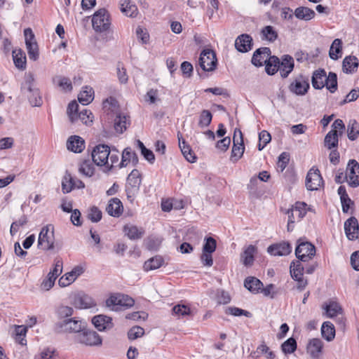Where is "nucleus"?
Here are the masks:
<instances>
[{
	"mask_svg": "<svg viewBox=\"0 0 359 359\" xmlns=\"http://www.w3.org/2000/svg\"><path fill=\"white\" fill-rule=\"evenodd\" d=\"M261 36L263 40L274 42L277 39L278 34L273 26L267 25L262 29Z\"/></svg>",
	"mask_w": 359,
	"mask_h": 359,
	"instance_id": "nucleus-42",
	"label": "nucleus"
},
{
	"mask_svg": "<svg viewBox=\"0 0 359 359\" xmlns=\"http://www.w3.org/2000/svg\"><path fill=\"white\" fill-rule=\"evenodd\" d=\"M103 108L109 114L110 112L116 111L118 109V104L117 100L112 97H109L107 98L103 102Z\"/></svg>",
	"mask_w": 359,
	"mask_h": 359,
	"instance_id": "nucleus-54",
	"label": "nucleus"
},
{
	"mask_svg": "<svg viewBox=\"0 0 359 359\" xmlns=\"http://www.w3.org/2000/svg\"><path fill=\"white\" fill-rule=\"evenodd\" d=\"M71 298L72 304L77 309H90L96 306L95 301L83 292L73 294Z\"/></svg>",
	"mask_w": 359,
	"mask_h": 359,
	"instance_id": "nucleus-14",
	"label": "nucleus"
},
{
	"mask_svg": "<svg viewBox=\"0 0 359 359\" xmlns=\"http://www.w3.org/2000/svg\"><path fill=\"white\" fill-rule=\"evenodd\" d=\"M121 11L130 18H135L138 15L137 6L129 0H125L121 4Z\"/></svg>",
	"mask_w": 359,
	"mask_h": 359,
	"instance_id": "nucleus-44",
	"label": "nucleus"
},
{
	"mask_svg": "<svg viewBox=\"0 0 359 359\" xmlns=\"http://www.w3.org/2000/svg\"><path fill=\"white\" fill-rule=\"evenodd\" d=\"M358 67V60L355 56H346L343 60V71L346 73H353Z\"/></svg>",
	"mask_w": 359,
	"mask_h": 359,
	"instance_id": "nucleus-37",
	"label": "nucleus"
},
{
	"mask_svg": "<svg viewBox=\"0 0 359 359\" xmlns=\"http://www.w3.org/2000/svg\"><path fill=\"white\" fill-rule=\"evenodd\" d=\"M267 252L273 256H285L292 252V246L288 242L283 241L269 245Z\"/></svg>",
	"mask_w": 359,
	"mask_h": 359,
	"instance_id": "nucleus-22",
	"label": "nucleus"
},
{
	"mask_svg": "<svg viewBox=\"0 0 359 359\" xmlns=\"http://www.w3.org/2000/svg\"><path fill=\"white\" fill-rule=\"evenodd\" d=\"M79 104L76 101L71 102L67 107V114L72 123L77 120Z\"/></svg>",
	"mask_w": 359,
	"mask_h": 359,
	"instance_id": "nucleus-57",
	"label": "nucleus"
},
{
	"mask_svg": "<svg viewBox=\"0 0 359 359\" xmlns=\"http://www.w3.org/2000/svg\"><path fill=\"white\" fill-rule=\"evenodd\" d=\"M252 38L247 34L238 36L235 41V47L241 53H246L252 48Z\"/></svg>",
	"mask_w": 359,
	"mask_h": 359,
	"instance_id": "nucleus-24",
	"label": "nucleus"
},
{
	"mask_svg": "<svg viewBox=\"0 0 359 359\" xmlns=\"http://www.w3.org/2000/svg\"><path fill=\"white\" fill-rule=\"evenodd\" d=\"M142 183V175L137 169H133L127 177L126 191L128 198H133L138 192Z\"/></svg>",
	"mask_w": 359,
	"mask_h": 359,
	"instance_id": "nucleus-8",
	"label": "nucleus"
},
{
	"mask_svg": "<svg viewBox=\"0 0 359 359\" xmlns=\"http://www.w3.org/2000/svg\"><path fill=\"white\" fill-rule=\"evenodd\" d=\"M94 98V90L93 88L85 86L78 96L79 101L83 105L90 104Z\"/></svg>",
	"mask_w": 359,
	"mask_h": 359,
	"instance_id": "nucleus-38",
	"label": "nucleus"
},
{
	"mask_svg": "<svg viewBox=\"0 0 359 359\" xmlns=\"http://www.w3.org/2000/svg\"><path fill=\"white\" fill-rule=\"evenodd\" d=\"M92 323L99 331L110 329L113 326L111 318L104 315L93 317Z\"/></svg>",
	"mask_w": 359,
	"mask_h": 359,
	"instance_id": "nucleus-30",
	"label": "nucleus"
},
{
	"mask_svg": "<svg viewBox=\"0 0 359 359\" xmlns=\"http://www.w3.org/2000/svg\"><path fill=\"white\" fill-rule=\"evenodd\" d=\"M199 65L203 70L210 72L215 69L217 60L215 53L212 50H203L199 58Z\"/></svg>",
	"mask_w": 359,
	"mask_h": 359,
	"instance_id": "nucleus-13",
	"label": "nucleus"
},
{
	"mask_svg": "<svg viewBox=\"0 0 359 359\" xmlns=\"http://www.w3.org/2000/svg\"><path fill=\"white\" fill-rule=\"evenodd\" d=\"M85 147L84 140L78 135H72L67 140V147L71 151L81 153L84 150Z\"/></svg>",
	"mask_w": 359,
	"mask_h": 359,
	"instance_id": "nucleus-27",
	"label": "nucleus"
},
{
	"mask_svg": "<svg viewBox=\"0 0 359 359\" xmlns=\"http://www.w3.org/2000/svg\"><path fill=\"white\" fill-rule=\"evenodd\" d=\"M271 55L269 48L264 47L258 48L254 53L252 57V63L256 67H262L268 60Z\"/></svg>",
	"mask_w": 359,
	"mask_h": 359,
	"instance_id": "nucleus-23",
	"label": "nucleus"
},
{
	"mask_svg": "<svg viewBox=\"0 0 359 359\" xmlns=\"http://www.w3.org/2000/svg\"><path fill=\"white\" fill-rule=\"evenodd\" d=\"M325 86L331 93H334L337 90V76L334 72H330L327 76Z\"/></svg>",
	"mask_w": 359,
	"mask_h": 359,
	"instance_id": "nucleus-49",
	"label": "nucleus"
},
{
	"mask_svg": "<svg viewBox=\"0 0 359 359\" xmlns=\"http://www.w3.org/2000/svg\"><path fill=\"white\" fill-rule=\"evenodd\" d=\"M27 332V326L15 325V339L21 345H25L27 340L25 336Z\"/></svg>",
	"mask_w": 359,
	"mask_h": 359,
	"instance_id": "nucleus-47",
	"label": "nucleus"
},
{
	"mask_svg": "<svg viewBox=\"0 0 359 359\" xmlns=\"http://www.w3.org/2000/svg\"><path fill=\"white\" fill-rule=\"evenodd\" d=\"M35 79L32 73H28L25 75V82L22 86V90H26L31 95L29 99L32 103L35 106H40L42 103V100L40 96L39 88L35 87Z\"/></svg>",
	"mask_w": 359,
	"mask_h": 359,
	"instance_id": "nucleus-6",
	"label": "nucleus"
},
{
	"mask_svg": "<svg viewBox=\"0 0 359 359\" xmlns=\"http://www.w3.org/2000/svg\"><path fill=\"white\" fill-rule=\"evenodd\" d=\"M297 341L292 337L287 339L281 344V350L286 355L294 353L297 350Z\"/></svg>",
	"mask_w": 359,
	"mask_h": 359,
	"instance_id": "nucleus-51",
	"label": "nucleus"
},
{
	"mask_svg": "<svg viewBox=\"0 0 359 359\" xmlns=\"http://www.w3.org/2000/svg\"><path fill=\"white\" fill-rule=\"evenodd\" d=\"M323 342L318 338H313L309 340L306 346L307 353L310 355L312 358L318 359L323 351Z\"/></svg>",
	"mask_w": 359,
	"mask_h": 359,
	"instance_id": "nucleus-21",
	"label": "nucleus"
},
{
	"mask_svg": "<svg viewBox=\"0 0 359 359\" xmlns=\"http://www.w3.org/2000/svg\"><path fill=\"white\" fill-rule=\"evenodd\" d=\"M327 78L326 72L323 69L316 70L313 73L311 83L315 89H322L325 87V82Z\"/></svg>",
	"mask_w": 359,
	"mask_h": 359,
	"instance_id": "nucleus-33",
	"label": "nucleus"
},
{
	"mask_svg": "<svg viewBox=\"0 0 359 359\" xmlns=\"http://www.w3.org/2000/svg\"><path fill=\"white\" fill-rule=\"evenodd\" d=\"M344 231L348 240H359V224L355 217H351L344 222Z\"/></svg>",
	"mask_w": 359,
	"mask_h": 359,
	"instance_id": "nucleus-19",
	"label": "nucleus"
},
{
	"mask_svg": "<svg viewBox=\"0 0 359 359\" xmlns=\"http://www.w3.org/2000/svg\"><path fill=\"white\" fill-rule=\"evenodd\" d=\"M257 352L261 354H265L267 359H275L276 358L275 353L271 351L269 347L264 342H262V344L257 348Z\"/></svg>",
	"mask_w": 359,
	"mask_h": 359,
	"instance_id": "nucleus-62",
	"label": "nucleus"
},
{
	"mask_svg": "<svg viewBox=\"0 0 359 359\" xmlns=\"http://www.w3.org/2000/svg\"><path fill=\"white\" fill-rule=\"evenodd\" d=\"M164 263V259L161 256H155L147 260L143 265L145 271H149L159 269Z\"/></svg>",
	"mask_w": 359,
	"mask_h": 359,
	"instance_id": "nucleus-39",
	"label": "nucleus"
},
{
	"mask_svg": "<svg viewBox=\"0 0 359 359\" xmlns=\"http://www.w3.org/2000/svg\"><path fill=\"white\" fill-rule=\"evenodd\" d=\"M56 279L57 277L53 276V273H48L47 277L41 284V289L45 291L49 290L53 287Z\"/></svg>",
	"mask_w": 359,
	"mask_h": 359,
	"instance_id": "nucleus-58",
	"label": "nucleus"
},
{
	"mask_svg": "<svg viewBox=\"0 0 359 359\" xmlns=\"http://www.w3.org/2000/svg\"><path fill=\"white\" fill-rule=\"evenodd\" d=\"M339 142V134L334 133V132H329L324 140L325 147L328 149H332L338 146Z\"/></svg>",
	"mask_w": 359,
	"mask_h": 359,
	"instance_id": "nucleus-50",
	"label": "nucleus"
},
{
	"mask_svg": "<svg viewBox=\"0 0 359 359\" xmlns=\"http://www.w3.org/2000/svg\"><path fill=\"white\" fill-rule=\"evenodd\" d=\"M271 140V135L266 130H262L259 134L258 149L262 150Z\"/></svg>",
	"mask_w": 359,
	"mask_h": 359,
	"instance_id": "nucleus-56",
	"label": "nucleus"
},
{
	"mask_svg": "<svg viewBox=\"0 0 359 359\" xmlns=\"http://www.w3.org/2000/svg\"><path fill=\"white\" fill-rule=\"evenodd\" d=\"M79 119L86 125L90 124L93 121V115L90 110L83 109L79 113L77 118Z\"/></svg>",
	"mask_w": 359,
	"mask_h": 359,
	"instance_id": "nucleus-59",
	"label": "nucleus"
},
{
	"mask_svg": "<svg viewBox=\"0 0 359 359\" xmlns=\"http://www.w3.org/2000/svg\"><path fill=\"white\" fill-rule=\"evenodd\" d=\"M77 341L87 346H95L102 343V339L97 333L91 330H85V329L77 336Z\"/></svg>",
	"mask_w": 359,
	"mask_h": 359,
	"instance_id": "nucleus-18",
	"label": "nucleus"
},
{
	"mask_svg": "<svg viewBox=\"0 0 359 359\" xmlns=\"http://www.w3.org/2000/svg\"><path fill=\"white\" fill-rule=\"evenodd\" d=\"M75 179L70 175L64 177L62 182V189L63 193H69L75 188Z\"/></svg>",
	"mask_w": 359,
	"mask_h": 359,
	"instance_id": "nucleus-55",
	"label": "nucleus"
},
{
	"mask_svg": "<svg viewBox=\"0 0 359 359\" xmlns=\"http://www.w3.org/2000/svg\"><path fill=\"white\" fill-rule=\"evenodd\" d=\"M217 248L216 240L212 237L205 238V243L203 247V251L207 252H214Z\"/></svg>",
	"mask_w": 359,
	"mask_h": 359,
	"instance_id": "nucleus-61",
	"label": "nucleus"
},
{
	"mask_svg": "<svg viewBox=\"0 0 359 359\" xmlns=\"http://www.w3.org/2000/svg\"><path fill=\"white\" fill-rule=\"evenodd\" d=\"M347 135L350 140H355L359 135V124L355 120H351L347 128Z\"/></svg>",
	"mask_w": 359,
	"mask_h": 359,
	"instance_id": "nucleus-48",
	"label": "nucleus"
},
{
	"mask_svg": "<svg viewBox=\"0 0 359 359\" xmlns=\"http://www.w3.org/2000/svg\"><path fill=\"white\" fill-rule=\"evenodd\" d=\"M321 334L323 337L327 341H331L335 337V328L334 325L330 322H324L321 327Z\"/></svg>",
	"mask_w": 359,
	"mask_h": 359,
	"instance_id": "nucleus-40",
	"label": "nucleus"
},
{
	"mask_svg": "<svg viewBox=\"0 0 359 359\" xmlns=\"http://www.w3.org/2000/svg\"><path fill=\"white\" fill-rule=\"evenodd\" d=\"M123 231L129 239L138 240L142 238L145 231L144 228L139 227L133 224H126L123 228Z\"/></svg>",
	"mask_w": 359,
	"mask_h": 359,
	"instance_id": "nucleus-25",
	"label": "nucleus"
},
{
	"mask_svg": "<svg viewBox=\"0 0 359 359\" xmlns=\"http://www.w3.org/2000/svg\"><path fill=\"white\" fill-rule=\"evenodd\" d=\"M138 158L135 152L133 151L131 148L127 147L122 152L121 161L119 163V167H126L130 163L133 165L137 164Z\"/></svg>",
	"mask_w": 359,
	"mask_h": 359,
	"instance_id": "nucleus-32",
	"label": "nucleus"
},
{
	"mask_svg": "<svg viewBox=\"0 0 359 359\" xmlns=\"http://www.w3.org/2000/svg\"><path fill=\"white\" fill-rule=\"evenodd\" d=\"M86 323L74 318L64 320L57 323L56 330L59 332H81L85 329Z\"/></svg>",
	"mask_w": 359,
	"mask_h": 359,
	"instance_id": "nucleus-10",
	"label": "nucleus"
},
{
	"mask_svg": "<svg viewBox=\"0 0 359 359\" xmlns=\"http://www.w3.org/2000/svg\"><path fill=\"white\" fill-rule=\"evenodd\" d=\"M290 274L292 278L297 282V287L304 290L307 285V280L304 278V266L299 261L290 264Z\"/></svg>",
	"mask_w": 359,
	"mask_h": 359,
	"instance_id": "nucleus-17",
	"label": "nucleus"
},
{
	"mask_svg": "<svg viewBox=\"0 0 359 359\" xmlns=\"http://www.w3.org/2000/svg\"><path fill=\"white\" fill-rule=\"evenodd\" d=\"M24 35L29 57L30 60L36 61L39 59V46L32 29H25L24 30Z\"/></svg>",
	"mask_w": 359,
	"mask_h": 359,
	"instance_id": "nucleus-12",
	"label": "nucleus"
},
{
	"mask_svg": "<svg viewBox=\"0 0 359 359\" xmlns=\"http://www.w3.org/2000/svg\"><path fill=\"white\" fill-rule=\"evenodd\" d=\"M324 184L323 177L320 170L316 167L313 166L307 172L305 185L308 190L316 191L318 190Z\"/></svg>",
	"mask_w": 359,
	"mask_h": 359,
	"instance_id": "nucleus-11",
	"label": "nucleus"
},
{
	"mask_svg": "<svg viewBox=\"0 0 359 359\" xmlns=\"http://www.w3.org/2000/svg\"><path fill=\"white\" fill-rule=\"evenodd\" d=\"M309 87V79L302 75H299L294 78L290 84L289 90L297 95H304L308 92Z\"/></svg>",
	"mask_w": 359,
	"mask_h": 359,
	"instance_id": "nucleus-16",
	"label": "nucleus"
},
{
	"mask_svg": "<svg viewBox=\"0 0 359 359\" xmlns=\"http://www.w3.org/2000/svg\"><path fill=\"white\" fill-rule=\"evenodd\" d=\"M311 210V208L305 202L297 201L292 205L291 208L287 210V231H292L294 229V224L301 221L307 212Z\"/></svg>",
	"mask_w": 359,
	"mask_h": 359,
	"instance_id": "nucleus-1",
	"label": "nucleus"
},
{
	"mask_svg": "<svg viewBox=\"0 0 359 359\" xmlns=\"http://www.w3.org/2000/svg\"><path fill=\"white\" fill-rule=\"evenodd\" d=\"M245 146L243 143V136L241 130L236 128L233 137V147L230 160L232 162H237L243 155Z\"/></svg>",
	"mask_w": 359,
	"mask_h": 359,
	"instance_id": "nucleus-7",
	"label": "nucleus"
},
{
	"mask_svg": "<svg viewBox=\"0 0 359 359\" xmlns=\"http://www.w3.org/2000/svg\"><path fill=\"white\" fill-rule=\"evenodd\" d=\"M345 178L351 187L359 186V164L355 160L348 161Z\"/></svg>",
	"mask_w": 359,
	"mask_h": 359,
	"instance_id": "nucleus-15",
	"label": "nucleus"
},
{
	"mask_svg": "<svg viewBox=\"0 0 359 359\" xmlns=\"http://www.w3.org/2000/svg\"><path fill=\"white\" fill-rule=\"evenodd\" d=\"M294 69V60L292 57L285 55L283 57L282 61L280 62L279 71L283 78L288 76L290 73Z\"/></svg>",
	"mask_w": 359,
	"mask_h": 359,
	"instance_id": "nucleus-31",
	"label": "nucleus"
},
{
	"mask_svg": "<svg viewBox=\"0 0 359 359\" xmlns=\"http://www.w3.org/2000/svg\"><path fill=\"white\" fill-rule=\"evenodd\" d=\"M179 141V147L184 158L191 163H194L196 160V156L192 151L189 144L182 138V134L179 132L177 133Z\"/></svg>",
	"mask_w": 359,
	"mask_h": 359,
	"instance_id": "nucleus-26",
	"label": "nucleus"
},
{
	"mask_svg": "<svg viewBox=\"0 0 359 359\" xmlns=\"http://www.w3.org/2000/svg\"><path fill=\"white\" fill-rule=\"evenodd\" d=\"M325 315L327 318H334L343 313V309L336 299H330L322 305Z\"/></svg>",
	"mask_w": 359,
	"mask_h": 359,
	"instance_id": "nucleus-20",
	"label": "nucleus"
},
{
	"mask_svg": "<svg viewBox=\"0 0 359 359\" xmlns=\"http://www.w3.org/2000/svg\"><path fill=\"white\" fill-rule=\"evenodd\" d=\"M264 65L266 73L269 75H273L279 70L280 60L276 56L270 55Z\"/></svg>",
	"mask_w": 359,
	"mask_h": 359,
	"instance_id": "nucleus-43",
	"label": "nucleus"
},
{
	"mask_svg": "<svg viewBox=\"0 0 359 359\" xmlns=\"http://www.w3.org/2000/svg\"><path fill=\"white\" fill-rule=\"evenodd\" d=\"M172 314L177 317H184L191 314V308L188 305L177 304L172 308Z\"/></svg>",
	"mask_w": 359,
	"mask_h": 359,
	"instance_id": "nucleus-52",
	"label": "nucleus"
},
{
	"mask_svg": "<svg viewBox=\"0 0 359 359\" xmlns=\"http://www.w3.org/2000/svg\"><path fill=\"white\" fill-rule=\"evenodd\" d=\"M130 124V116L119 113L114 119V129L118 133H123Z\"/></svg>",
	"mask_w": 359,
	"mask_h": 359,
	"instance_id": "nucleus-34",
	"label": "nucleus"
},
{
	"mask_svg": "<svg viewBox=\"0 0 359 359\" xmlns=\"http://www.w3.org/2000/svg\"><path fill=\"white\" fill-rule=\"evenodd\" d=\"M342 50V41L339 39L333 41L329 51L330 57L332 60H337L341 57Z\"/></svg>",
	"mask_w": 359,
	"mask_h": 359,
	"instance_id": "nucleus-45",
	"label": "nucleus"
},
{
	"mask_svg": "<svg viewBox=\"0 0 359 359\" xmlns=\"http://www.w3.org/2000/svg\"><path fill=\"white\" fill-rule=\"evenodd\" d=\"M294 15L299 20L309 21L315 18L316 13L309 7L299 6L294 10Z\"/></svg>",
	"mask_w": 359,
	"mask_h": 359,
	"instance_id": "nucleus-35",
	"label": "nucleus"
},
{
	"mask_svg": "<svg viewBox=\"0 0 359 359\" xmlns=\"http://www.w3.org/2000/svg\"><path fill=\"white\" fill-rule=\"evenodd\" d=\"M107 213L114 217H118L123 212V206L121 200L118 198H113L109 200L106 208Z\"/></svg>",
	"mask_w": 359,
	"mask_h": 359,
	"instance_id": "nucleus-28",
	"label": "nucleus"
},
{
	"mask_svg": "<svg viewBox=\"0 0 359 359\" xmlns=\"http://www.w3.org/2000/svg\"><path fill=\"white\" fill-rule=\"evenodd\" d=\"M135 300L127 294L116 293L111 294L106 300V305L113 311L126 310L131 308Z\"/></svg>",
	"mask_w": 359,
	"mask_h": 359,
	"instance_id": "nucleus-2",
	"label": "nucleus"
},
{
	"mask_svg": "<svg viewBox=\"0 0 359 359\" xmlns=\"http://www.w3.org/2000/svg\"><path fill=\"white\" fill-rule=\"evenodd\" d=\"M144 334V330L142 327L134 326L129 330L128 337L129 339L134 340L142 337Z\"/></svg>",
	"mask_w": 359,
	"mask_h": 359,
	"instance_id": "nucleus-60",
	"label": "nucleus"
},
{
	"mask_svg": "<svg viewBox=\"0 0 359 359\" xmlns=\"http://www.w3.org/2000/svg\"><path fill=\"white\" fill-rule=\"evenodd\" d=\"M92 26L97 33H102L110 29L111 17L105 8H100L93 15Z\"/></svg>",
	"mask_w": 359,
	"mask_h": 359,
	"instance_id": "nucleus-3",
	"label": "nucleus"
},
{
	"mask_svg": "<svg viewBox=\"0 0 359 359\" xmlns=\"http://www.w3.org/2000/svg\"><path fill=\"white\" fill-rule=\"evenodd\" d=\"M109 154V147L100 144L93 148L91 153L92 160L97 166H106L108 165Z\"/></svg>",
	"mask_w": 359,
	"mask_h": 359,
	"instance_id": "nucleus-9",
	"label": "nucleus"
},
{
	"mask_svg": "<svg viewBox=\"0 0 359 359\" xmlns=\"http://www.w3.org/2000/svg\"><path fill=\"white\" fill-rule=\"evenodd\" d=\"M93 161L91 162L89 159L83 160L79 165V172L88 177H91L95 172V166Z\"/></svg>",
	"mask_w": 359,
	"mask_h": 359,
	"instance_id": "nucleus-46",
	"label": "nucleus"
},
{
	"mask_svg": "<svg viewBox=\"0 0 359 359\" xmlns=\"http://www.w3.org/2000/svg\"><path fill=\"white\" fill-rule=\"evenodd\" d=\"M88 217L93 222H97L102 219V211L97 207L90 208Z\"/></svg>",
	"mask_w": 359,
	"mask_h": 359,
	"instance_id": "nucleus-64",
	"label": "nucleus"
},
{
	"mask_svg": "<svg viewBox=\"0 0 359 359\" xmlns=\"http://www.w3.org/2000/svg\"><path fill=\"white\" fill-rule=\"evenodd\" d=\"M13 58L15 67L20 69L26 68V55L21 49H15L13 50Z\"/></svg>",
	"mask_w": 359,
	"mask_h": 359,
	"instance_id": "nucleus-41",
	"label": "nucleus"
},
{
	"mask_svg": "<svg viewBox=\"0 0 359 359\" xmlns=\"http://www.w3.org/2000/svg\"><path fill=\"white\" fill-rule=\"evenodd\" d=\"M260 293H262L265 297H269L271 299H273L278 294V291L276 286L273 284H269L265 287H262Z\"/></svg>",
	"mask_w": 359,
	"mask_h": 359,
	"instance_id": "nucleus-63",
	"label": "nucleus"
},
{
	"mask_svg": "<svg viewBox=\"0 0 359 359\" xmlns=\"http://www.w3.org/2000/svg\"><path fill=\"white\" fill-rule=\"evenodd\" d=\"M295 255L302 262H309L316 255V247L304 238H299L297 241Z\"/></svg>",
	"mask_w": 359,
	"mask_h": 359,
	"instance_id": "nucleus-5",
	"label": "nucleus"
},
{
	"mask_svg": "<svg viewBox=\"0 0 359 359\" xmlns=\"http://www.w3.org/2000/svg\"><path fill=\"white\" fill-rule=\"evenodd\" d=\"M244 286L252 293H260L262 287L264 286L262 282L258 278L250 276L245 278Z\"/></svg>",
	"mask_w": 359,
	"mask_h": 359,
	"instance_id": "nucleus-36",
	"label": "nucleus"
},
{
	"mask_svg": "<svg viewBox=\"0 0 359 359\" xmlns=\"http://www.w3.org/2000/svg\"><path fill=\"white\" fill-rule=\"evenodd\" d=\"M257 252V248L250 245L245 248L241 255V261L245 266H251L255 261V255Z\"/></svg>",
	"mask_w": 359,
	"mask_h": 359,
	"instance_id": "nucleus-29",
	"label": "nucleus"
},
{
	"mask_svg": "<svg viewBox=\"0 0 359 359\" xmlns=\"http://www.w3.org/2000/svg\"><path fill=\"white\" fill-rule=\"evenodd\" d=\"M54 227L48 224L43 226L39 235L38 248L43 250H50L54 248Z\"/></svg>",
	"mask_w": 359,
	"mask_h": 359,
	"instance_id": "nucleus-4",
	"label": "nucleus"
},
{
	"mask_svg": "<svg viewBox=\"0 0 359 359\" xmlns=\"http://www.w3.org/2000/svg\"><path fill=\"white\" fill-rule=\"evenodd\" d=\"M212 118V115L209 110H203L199 116L198 126L201 128L208 126L211 123Z\"/></svg>",
	"mask_w": 359,
	"mask_h": 359,
	"instance_id": "nucleus-53",
	"label": "nucleus"
}]
</instances>
